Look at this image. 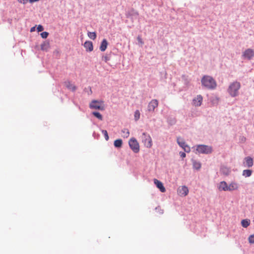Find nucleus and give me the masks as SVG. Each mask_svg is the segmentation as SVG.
<instances>
[{
  "label": "nucleus",
  "instance_id": "obj_4",
  "mask_svg": "<svg viewBox=\"0 0 254 254\" xmlns=\"http://www.w3.org/2000/svg\"><path fill=\"white\" fill-rule=\"evenodd\" d=\"M89 107L90 109H94L101 111L105 110V107L102 101L96 100H92L90 103Z\"/></svg>",
  "mask_w": 254,
  "mask_h": 254
},
{
  "label": "nucleus",
  "instance_id": "obj_14",
  "mask_svg": "<svg viewBox=\"0 0 254 254\" xmlns=\"http://www.w3.org/2000/svg\"><path fill=\"white\" fill-rule=\"evenodd\" d=\"M228 186L225 181L221 182L218 186V189L220 190L228 191Z\"/></svg>",
  "mask_w": 254,
  "mask_h": 254
},
{
  "label": "nucleus",
  "instance_id": "obj_3",
  "mask_svg": "<svg viewBox=\"0 0 254 254\" xmlns=\"http://www.w3.org/2000/svg\"><path fill=\"white\" fill-rule=\"evenodd\" d=\"M196 150L199 153L208 154L212 152V148L208 145L199 144L196 146Z\"/></svg>",
  "mask_w": 254,
  "mask_h": 254
},
{
  "label": "nucleus",
  "instance_id": "obj_36",
  "mask_svg": "<svg viewBox=\"0 0 254 254\" xmlns=\"http://www.w3.org/2000/svg\"><path fill=\"white\" fill-rule=\"evenodd\" d=\"M180 155L182 158H184L186 156V154L185 152L181 151L180 152Z\"/></svg>",
  "mask_w": 254,
  "mask_h": 254
},
{
  "label": "nucleus",
  "instance_id": "obj_20",
  "mask_svg": "<svg viewBox=\"0 0 254 254\" xmlns=\"http://www.w3.org/2000/svg\"><path fill=\"white\" fill-rule=\"evenodd\" d=\"M220 172L223 175L228 176L230 173L231 171L228 167L225 166H222L220 168Z\"/></svg>",
  "mask_w": 254,
  "mask_h": 254
},
{
  "label": "nucleus",
  "instance_id": "obj_15",
  "mask_svg": "<svg viewBox=\"0 0 254 254\" xmlns=\"http://www.w3.org/2000/svg\"><path fill=\"white\" fill-rule=\"evenodd\" d=\"M64 84L67 88L74 92L76 90V87L71 83L69 81H67L64 82Z\"/></svg>",
  "mask_w": 254,
  "mask_h": 254
},
{
  "label": "nucleus",
  "instance_id": "obj_17",
  "mask_svg": "<svg viewBox=\"0 0 254 254\" xmlns=\"http://www.w3.org/2000/svg\"><path fill=\"white\" fill-rule=\"evenodd\" d=\"M179 192L181 195L186 196L189 192V190L186 186H182L181 188L179 189Z\"/></svg>",
  "mask_w": 254,
  "mask_h": 254
},
{
  "label": "nucleus",
  "instance_id": "obj_21",
  "mask_svg": "<svg viewBox=\"0 0 254 254\" xmlns=\"http://www.w3.org/2000/svg\"><path fill=\"white\" fill-rule=\"evenodd\" d=\"M50 47V44L48 42L45 41L41 45V49L42 51H47Z\"/></svg>",
  "mask_w": 254,
  "mask_h": 254
},
{
  "label": "nucleus",
  "instance_id": "obj_24",
  "mask_svg": "<svg viewBox=\"0 0 254 254\" xmlns=\"http://www.w3.org/2000/svg\"><path fill=\"white\" fill-rule=\"evenodd\" d=\"M241 224L244 228L248 227L250 224V221L248 219H243L241 221Z\"/></svg>",
  "mask_w": 254,
  "mask_h": 254
},
{
  "label": "nucleus",
  "instance_id": "obj_7",
  "mask_svg": "<svg viewBox=\"0 0 254 254\" xmlns=\"http://www.w3.org/2000/svg\"><path fill=\"white\" fill-rule=\"evenodd\" d=\"M242 57L244 59L251 60L254 57V50L249 48L243 52Z\"/></svg>",
  "mask_w": 254,
  "mask_h": 254
},
{
  "label": "nucleus",
  "instance_id": "obj_37",
  "mask_svg": "<svg viewBox=\"0 0 254 254\" xmlns=\"http://www.w3.org/2000/svg\"><path fill=\"white\" fill-rule=\"evenodd\" d=\"M35 30V27H33L30 29V32H34Z\"/></svg>",
  "mask_w": 254,
  "mask_h": 254
},
{
  "label": "nucleus",
  "instance_id": "obj_11",
  "mask_svg": "<svg viewBox=\"0 0 254 254\" xmlns=\"http://www.w3.org/2000/svg\"><path fill=\"white\" fill-rule=\"evenodd\" d=\"M245 162L244 163L245 167L250 168L252 167L254 165L253 159L252 157L248 156L245 158Z\"/></svg>",
  "mask_w": 254,
  "mask_h": 254
},
{
  "label": "nucleus",
  "instance_id": "obj_9",
  "mask_svg": "<svg viewBox=\"0 0 254 254\" xmlns=\"http://www.w3.org/2000/svg\"><path fill=\"white\" fill-rule=\"evenodd\" d=\"M158 106V101L156 99H152L148 104L147 110L149 112H153L155 109Z\"/></svg>",
  "mask_w": 254,
  "mask_h": 254
},
{
  "label": "nucleus",
  "instance_id": "obj_39",
  "mask_svg": "<svg viewBox=\"0 0 254 254\" xmlns=\"http://www.w3.org/2000/svg\"><path fill=\"white\" fill-rule=\"evenodd\" d=\"M175 121H171V124H175Z\"/></svg>",
  "mask_w": 254,
  "mask_h": 254
},
{
  "label": "nucleus",
  "instance_id": "obj_22",
  "mask_svg": "<svg viewBox=\"0 0 254 254\" xmlns=\"http://www.w3.org/2000/svg\"><path fill=\"white\" fill-rule=\"evenodd\" d=\"M123 144L122 140L121 139H118L115 140L114 145L115 147L120 148L122 146Z\"/></svg>",
  "mask_w": 254,
  "mask_h": 254
},
{
  "label": "nucleus",
  "instance_id": "obj_19",
  "mask_svg": "<svg viewBox=\"0 0 254 254\" xmlns=\"http://www.w3.org/2000/svg\"><path fill=\"white\" fill-rule=\"evenodd\" d=\"M238 189V185L237 183L232 182L229 184L228 187V191H232Z\"/></svg>",
  "mask_w": 254,
  "mask_h": 254
},
{
  "label": "nucleus",
  "instance_id": "obj_13",
  "mask_svg": "<svg viewBox=\"0 0 254 254\" xmlns=\"http://www.w3.org/2000/svg\"><path fill=\"white\" fill-rule=\"evenodd\" d=\"M84 47L87 51L91 52L93 50V44L91 41H87L84 43Z\"/></svg>",
  "mask_w": 254,
  "mask_h": 254
},
{
  "label": "nucleus",
  "instance_id": "obj_29",
  "mask_svg": "<svg viewBox=\"0 0 254 254\" xmlns=\"http://www.w3.org/2000/svg\"><path fill=\"white\" fill-rule=\"evenodd\" d=\"M101 131L102 133L104 134L106 140L108 141L109 139V137L108 136V134L107 130L103 129L101 130Z\"/></svg>",
  "mask_w": 254,
  "mask_h": 254
},
{
  "label": "nucleus",
  "instance_id": "obj_40",
  "mask_svg": "<svg viewBox=\"0 0 254 254\" xmlns=\"http://www.w3.org/2000/svg\"><path fill=\"white\" fill-rule=\"evenodd\" d=\"M163 213V211H162V210L160 211V214H162Z\"/></svg>",
  "mask_w": 254,
  "mask_h": 254
},
{
  "label": "nucleus",
  "instance_id": "obj_30",
  "mask_svg": "<svg viewBox=\"0 0 254 254\" xmlns=\"http://www.w3.org/2000/svg\"><path fill=\"white\" fill-rule=\"evenodd\" d=\"M248 240L250 244H254V235H250Z\"/></svg>",
  "mask_w": 254,
  "mask_h": 254
},
{
  "label": "nucleus",
  "instance_id": "obj_23",
  "mask_svg": "<svg viewBox=\"0 0 254 254\" xmlns=\"http://www.w3.org/2000/svg\"><path fill=\"white\" fill-rule=\"evenodd\" d=\"M122 136L124 138H127L129 135V131L127 128H124L122 130Z\"/></svg>",
  "mask_w": 254,
  "mask_h": 254
},
{
  "label": "nucleus",
  "instance_id": "obj_25",
  "mask_svg": "<svg viewBox=\"0 0 254 254\" xmlns=\"http://www.w3.org/2000/svg\"><path fill=\"white\" fill-rule=\"evenodd\" d=\"M252 171L251 170H244L243 172V176L245 177H249L252 175Z\"/></svg>",
  "mask_w": 254,
  "mask_h": 254
},
{
  "label": "nucleus",
  "instance_id": "obj_27",
  "mask_svg": "<svg viewBox=\"0 0 254 254\" xmlns=\"http://www.w3.org/2000/svg\"><path fill=\"white\" fill-rule=\"evenodd\" d=\"M88 36L92 40H95L96 38V34L95 32L88 33Z\"/></svg>",
  "mask_w": 254,
  "mask_h": 254
},
{
  "label": "nucleus",
  "instance_id": "obj_34",
  "mask_svg": "<svg viewBox=\"0 0 254 254\" xmlns=\"http://www.w3.org/2000/svg\"><path fill=\"white\" fill-rule=\"evenodd\" d=\"M84 91L85 92H87V94L88 95H91L92 93L91 88L90 87L89 88V90H86V88H85L84 89Z\"/></svg>",
  "mask_w": 254,
  "mask_h": 254
},
{
  "label": "nucleus",
  "instance_id": "obj_18",
  "mask_svg": "<svg viewBox=\"0 0 254 254\" xmlns=\"http://www.w3.org/2000/svg\"><path fill=\"white\" fill-rule=\"evenodd\" d=\"M108 45V42L106 39H104L101 44L100 47V50L102 52H104L107 49Z\"/></svg>",
  "mask_w": 254,
  "mask_h": 254
},
{
  "label": "nucleus",
  "instance_id": "obj_33",
  "mask_svg": "<svg viewBox=\"0 0 254 254\" xmlns=\"http://www.w3.org/2000/svg\"><path fill=\"white\" fill-rule=\"evenodd\" d=\"M110 60V57L108 56H105L103 57V60L105 62H107Z\"/></svg>",
  "mask_w": 254,
  "mask_h": 254
},
{
  "label": "nucleus",
  "instance_id": "obj_6",
  "mask_svg": "<svg viewBox=\"0 0 254 254\" xmlns=\"http://www.w3.org/2000/svg\"><path fill=\"white\" fill-rule=\"evenodd\" d=\"M142 142L144 145L148 148L152 146V139L150 135L146 132H143L142 135Z\"/></svg>",
  "mask_w": 254,
  "mask_h": 254
},
{
  "label": "nucleus",
  "instance_id": "obj_38",
  "mask_svg": "<svg viewBox=\"0 0 254 254\" xmlns=\"http://www.w3.org/2000/svg\"><path fill=\"white\" fill-rule=\"evenodd\" d=\"M137 39H138V40L139 42H140L141 43H142V42L141 41V39L140 38L138 37Z\"/></svg>",
  "mask_w": 254,
  "mask_h": 254
},
{
  "label": "nucleus",
  "instance_id": "obj_8",
  "mask_svg": "<svg viewBox=\"0 0 254 254\" xmlns=\"http://www.w3.org/2000/svg\"><path fill=\"white\" fill-rule=\"evenodd\" d=\"M177 142L179 145L181 147L185 152H189L190 151V147L188 146V145L185 142L184 140L179 137H177Z\"/></svg>",
  "mask_w": 254,
  "mask_h": 254
},
{
  "label": "nucleus",
  "instance_id": "obj_28",
  "mask_svg": "<svg viewBox=\"0 0 254 254\" xmlns=\"http://www.w3.org/2000/svg\"><path fill=\"white\" fill-rule=\"evenodd\" d=\"M134 120L137 121L140 118V112L139 110H136L134 112Z\"/></svg>",
  "mask_w": 254,
  "mask_h": 254
},
{
  "label": "nucleus",
  "instance_id": "obj_16",
  "mask_svg": "<svg viewBox=\"0 0 254 254\" xmlns=\"http://www.w3.org/2000/svg\"><path fill=\"white\" fill-rule=\"evenodd\" d=\"M193 165V168L198 170L200 169L201 167V164L199 161H198L194 159H192L191 160Z\"/></svg>",
  "mask_w": 254,
  "mask_h": 254
},
{
  "label": "nucleus",
  "instance_id": "obj_2",
  "mask_svg": "<svg viewBox=\"0 0 254 254\" xmlns=\"http://www.w3.org/2000/svg\"><path fill=\"white\" fill-rule=\"evenodd\" d=\"M241 88V83L238 81H234L229 85L227 91L232 97L239 95V90Z\"/></svg>",
  "mask_w": 254,
  "mask_h": 254
},
{
  "label": "nucleus",
  "instance_id": "obj_35",
  "mask_svg": "<svg viewBox=\"0 0 254 254\" xmlns=\"http://www.w3.org/2000/svg\"><path fill=\"white\" fill-rule=\"evenodd\" d=\"M29 0H17L18 2L25 4Z\"/></svg>",
  "mask_w": 254,
  "mask_h": 254
},
{
  "label": "nucleus",
  "instance_id": "obj_26",
  "mask_svg": "<svg viewBox=\"0 0 254 254\" xmlns=\"http://www.w3.org/2000/svg\"><path fill=\"white\" fill-rule=\"evenodd\" d=\"M92 114L97 118H98L99 120L102 121L103 120V117L102 115L97 112H93L92 113Z\"/></svg>",
  "mask_w": 254,
  "mask_h": 254
},
{
  "label": "nucleus",
  "instance_id": "obj_31",
  "mask_svg": "<svg viewBox=\"0 0 254 254\" xmlns=\"http://www.w3.org/2000/svg\"><path fill=\"white\" fill-rule=\"evenodd\" d=\"M40 35H41L42 38L45 39V38H47V37L48 36L49 33L47 32H43L42 33H41Z\"/></svg>",
  "mask_w": 254,
  "mask_h": 254
},
{
  "label": "nucleus",
  "instance_id": "obj_5",
  "mask_svg": "<svg viewBox=\"0 0 254 254\" xmlns=\"http://www.w3.org/2000/svg\"><path fill=\"white\" fill-rule=\"evenodd\" d=\"M128 144L130 149L134 153H138L139 151V143L135 138H131L128 141Z\"/></svg>",
  "mask_w": 254,
  "mask_h": 254
},
{
  "label": "nucleus",
  "instance_id": "obj_10",
  "mask_svg": "<svg viewBox=\"0 0 254 254\" xmlns=\"http://www.w3.org/2000/svg\"><path fill=\"white\" fill-rule=\"evenodd\" d=\"M203 97L201 95H198L192 100V104L195 107H199L202 104Z\"/></svg>",
  "mask_w": 254,
  "mask_h": 254
},
{
  "label": "nucleus",
  "instance_id": "obj_12",
  "mask_svg": "<svg viewBox=\"0 0 254 254\" xmlns=\"http://www.w3.org/2000/svg\"><path fill=\"white\" fill-rule=\"evenodd\" d=\"M154 183L156 185V187L159 189L160 191H161L162 192H164L165 191V188L163 186V185L161 182L155 179H154Z\"/></svg>",
  "mask_w": 254,
  "mask_h": 254
},
{
  "label": "nucleus",
  "instance_id": "obj_1",
  "mask_svg": "<svg viewBox=\"0 0 254 254\" xmlns=\"http://www.w3.org/2000/svg\"><path fill=\"white\" fill-rule=\"evenodd\" d=\"M202 85L209 90H214L217 86V83L213 78L209 75H204L201 80Z\"/></svg>",
  "mask_w": 254,
  "mask_h": 254
},
{
  "label": "nucleus",
  "instance_id": "obj_32",
  "mask_svg": "<svg viewBox=\"0 0 254 254\" xmlns=\"http://www.w3.org/2000/svg\"><path fill=\"white\" fill-rule=\"evenodd\" d=\"M37 30L38 32H41L43 31L44 28L41 25H39L37 28Z\"/></svg>",
  "mask_w": 254,
  "mask_h": 254
}]
</instances>
